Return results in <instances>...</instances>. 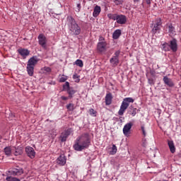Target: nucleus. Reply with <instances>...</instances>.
Returning <instances> with one entry per match:
<instances>
[{
	"label": "nucleus",
	"mask_w": 181,
	"mask_h": 181,
	"mask_svg": "<svg viewBox=\"0 0 181 181\" xmlns=\"http://www.w3.org/2000/svg\"><path fill=\"white\" fill-rule=\"evenodd\" d=\"M129 107V103H126L124 101H122V105L120 106V109L118 112L119 115H124V112H125V110Z\"/></svg>",
	"instance_id": "ddd939ff"
},
{
	"label": "nucleus",
	"mask_w": 181,
	"mask_h": 181,
	"mask_svg": "<svg viewBox=\"0 0 181 181\" xmlns=\"http://www.w3.org/2000/svg\"><path fill=\"white\" fill-rule=\"evenodd\" d=\"M66 80H67V76H64L63 75V76L59 78V82L64 83Z\"/></svg>",
	"instance_id": "e433bc0d"
},
{
	"label": "nucleus",
	"mask_w": 181,
	"mask_h": 181,
	"mask_svg": "<svg viewBox=\"0 0 181 181\" xmlns=\"http://www.w3.org/2000/svg\"><path fill=\"white\" fill-rule=\"evenodd\" d=\"M123 101L126 103V104H129V103H134V98H125Z\"/></svg>",
	"instance_id": "c85d7f7f"
},
{
	"label": "nucleus",
	"mask_w": 181,
	"mask_h": 181,
	"mask_svg": "<svg viewBox=\"0 0 181 181\" xmlns=\"http://www.w3.org/2000/svg\"><path fill=\"white\" fill-rule=\"evenodd\" d=\"M75 64H76V66H78L79 67H83L84 66V64L83 63V61L81 59H77L75 62Z\"/></svg>",
	"instance_id": "2f4dec72"
},
{
	"label": "nucleus",
	"mask_w": 181,
	"mask_h": 181,
	"mask_svg": "<svg viewBox=\"0 0 181 181\" xmlns=\"http://www.w3.org/2000/svg\"><path fill=\"white\" fill-rule=\"evenodd\" d=\"M97 49L100 53L107 51V42L101 41L98 43Z\"/></svg>",
	"instance_id": "1a4fd4ad"
},
{
	"label": "nucleus",
	"mask_w": 181,
	"mask_h": 181,
	"mask_svg": "<svg viewBox=\"0 0 181 181\" xmlns=\"http://www.w3.org/2000/svg\"><path fill=\"white\" fill-rule=\"evenodd\" d=\"M15 149H16V151L14 152L15 156H19V155H22V153H23L22 147H15Z\"/></svg>",
	"instance_id": "a878e982"
},
{
	"label": "nucleus",
	"mask_w": 181,
	"mask_h": 181,
	"mask_svg": "<svg viewBox=\"0 0 181 181\" xmlns=\"http://www.w3.org/2000/svg\"><path fill=\"white\" fill-rule=\"evenodd\" d=\"M6 180L7 181H21V180H19L18 178H16V177H13V176H8L6 178Z\"/></svg>",
	"instance_id": "c756f323"
},
{
	"label": "nucleus",
	"mask_w": 181,
	"mask_h": 181,
	"mask_svg": "<svg viewBox=\"0 0 181 181\" xmlns=\"http://www.w3.org/2000/svg\"><path fill=\"white\" fill-rule=\"evenodd\" d=\"M112 103V94L111 93H107L105 96L106 105H111Z\"/></svg>",
	"instance_id": "a211bd4d"
},
{
	"label": "nucleus",
	"mask_w": 181,
	"mask_h": 181,
	"mask_svg": "<svg viewBox=\"0 0 181 181\" xmlns=\"http://www.w3.org/2000/svg\"><path fill=\"white\" fill-rule=\"evenodd\" d=\"M113 2L117 6L122 5V4H124V0H113Z\"/></svg>",
	"instance_id": "f704fd0d"
},
{
	"label": "nucleus",
	"mask_w": 181,
	"mask_h": 181,
	"mask_svg": "<svg viewBox=\"0 0 181 181\" xmlns=\"http://www.w3.org/2000/svg\"><path fill=\"white\" fill-rule=\"evenodd\" d=\"M18 52L21 56H22L23 59H26V57H28V56L30 54V51L25 48L18 49Z\"/></svg>",
	"instance_id": "f8f14e48"
},
{
	"label": "nucleus",
	"mask_w": 181,
	"mask_h": 181,
	"mask_svg": "<svg viewBox=\"0 0 181 181\" xmlns=\"http://www.w3.org/2000/svg\"><path fill=\"white\" fill-rule=\"evenodd\" d=\"M38 43L42 49H47V38L44 34H40L37 37Z\"/></svg>",
	"instance_id": "423d86ee"
},
{
	"label": "nucleus",
	"mask_w": 181,
	"mask_h": 181,
	"mask_svg": "<svg viewBox=\"0 0 181 181\" xmlns=\"http://www.w3.org/2000/svg\"><path fill=\"white\" fill-rule=\"evenodd\" d=\"M91 144V138L88 133H83L78 136L74 144V149L78 152H81L84 149H88Z\"/></svg>",
	"instance_id": "f257e3e1"
},
{
	"label": "nucleus",
	"mask_w": 181,
	"mask_h": 181,
	"mask_svg": "<svg viewBox=\"0 0 181 181\" xmlns=\"http://www.w3.org/2000/svg\"><path fill=\"white\" fill-rule=\"evenodd\" d=\"M132 122H129L126 124L123 127V134L125 136H129L131 134V129L132 128Z\"/></svg>",
	"instance_id": "9d476101"
},
{
	"label": "nucleus",
	"mask_w": 181,
	"mask_h": 181,
	"mask_svg": "<svg viewBox=\"0 0 181 181\" xmlns=\"http://www.w3.org/2000/svg\"><path fill=\"white\" fill-rule=\"evenodd\" d=\"M117 146H115V144H113L112 150L110 151V155H115V153H117Z\"/></svg>",
	"instance_id": "cd10ccee"
},
{
	"label": "nucleus",
	"mask_w": 181,
	"mask_h": 181,
	"mask_svg": "<svg viewBox=\"0 0 181 181\" xmlns=\"http://www.w3.org/2000/svg\"><path fill=\"white\" fill-rule=\"evenodd\" d=\"M141 131L144 136H146V130L145 129V127L141 126Z\"/></svg>",
	"instance_id": "4c0bfd02"
},
{
	"label": "nucleus",
	"mask_w": 181,
	"mask_h": 181,
	"mask_svg": "<svg viewBox=\"0 0 181 181\" xmlns=\"http://www.w3.org/2000/svg\"><path fill=\"white\" fill-rule=\"evenodd\" d=\"M120 36H121V30L119 29L116 30L112 34V37L115 40L119 39Z\"/></svg>",
	"instance_id": "393cba45"
},
{
	"label": "nucleus",
	"mask_w": 181,
	"mask_h": 181,
	"mask_svg": "<svg viewBox=\"0 0 181 181\" xmlns=\"http://www.w3.org/2000/svg\"><path fill=\"white\" fill-rule=\"evenodd\" d=\"M66 23L69 30V33L71 36H78L81 33V28L76 22L73 16H69L66 18Z\"/></svg>",
	"instance_id": "f03ea898"
},
{
	"label": "nucleus",
	"mask_w": 181,
	"mask_h": 181,
	"mask_svg": "<svg viewBox=\"0 0 181 181\" xmlns=\"http://www.w3.org/2000/svg\"><path fill=\"white\" fill-rule=\"evenodd\" d=\"M35 71V66H30L29 65H27V72L30 77L33 76V73Z\"/></svg>",
	"instance_id": "4be33fe9"
},
{
	"label": "nucleus",
	"mask_w": 181,
	"mask_h": 181,
	"mask_svg": "<svg viewBox=\"0 0 181 181\" xmlns=\"http://www.w3.org/2000/svg\"><path fill=\"white\" fill-rule=\"evenodd\" d=\"M80 9H81V4H77V8H76V12H79V11H80Z\"/></svg>",
	"instance_id": "58836bf2"
},
{
	"label": "nucleus",
	"mask_w": 181,
	"mask_h": 181,
	"mask_svg": "<svg viewBox=\"0 0 181 181\" xmlns=\"http://www.w3.org/2000/svg\"><path fill=\"white\" fill-rule=\"evenodd\" d=\"M99 40H100V42H104V40H105V39L104 38V37H100Z\"/></svg>",
	"instance_id": "37998d69"
},
{
	"label": "nucleus",
	"mask_w": 181,
	"mask_h": 181,
	"mask_svg": "<svg viewBox=\"0 0 181 181\" xmlns=\"http://www.w3.org/2000/svg\"><path fill=\"white\" fill-rule=\"evenodd\" d=\"M167 29H168V33L170 35H173L175 33V28L172 23L167 24Z\"/></svg>",
	"instance_id": "412c9836"
},
{
	"label": "nucleus",
	"mask_w": 181,
	"mask_h": 181,
	"mask_svg": "<svg viewBox=\"0 0 181 181\" xmlns=\"http://www.w3.org/2000/svg\"><path fill=\"white\" fill-rule=\"evenodd\" d=\"M107 17L109 18V19L116 21L117 23H119V25H125V23H127V16L125 15L109 13L107 14Z\"/></svg>",
	"instance_id": "20e7f679"
},
{
	"label": "nucleus",
	"mask_w": 181,
	"mask_h": 181,
	"mask_svg": "<svg viewBox=\"0 0 181 181\" xmlns=\"http://www.w3.org/2000/svg\"><path fill=\"white\" fill-rule=\"evenodd\" d=\"M110 63L113 66V67H117V64H119V59L115 57H112L110 59Z\"/></svg>",
	"instance_id": "aec40b11"
},
{
	"label": "nucleus",
	"mask_w": 181,
	"mask_h": 181,
	"mask_svg": "<svg viewBox=\"0 0 181 181\" xmlns=\"http://www.w3.org/2000/svg\"><path fill=\"white\" fill-rule=\"evenodd\" d=\"M67 158L65 157L64 155H61L57 159V163L59 165V166H64L66 165V162Z\"/></svg>",
	"instance_id": "2eb2a0df"
},
{
	"label": "nucleus",
	"mask_w": 181,
	"mask_h": 181,
	"mask_svg": "<svg viewBox=\"0 0 181 181\" xmlns=\"http://www.w3.org/2000/svg\"><path fill=\"white\" fill-rule=\"evenodd\" d=\"M69 96L68 97H66V96H62L61 97V100H62L63 101H67V100H69Z\"/></svg>",
	"instance_id": "a19ab883"
},
{
	"label": "nucleus",
	"mask_w": 181,
	"mask_h": 181,
	"mask_svg": "<svg viewBox=\"0 0 181 181\" xmlns=\"http://www.w3.org/2000/svg\"><path fill=\"white\" fill-rule=\"evenodd\" d=\"M73 130L71 129H68L64 132H63L60 136L61 141L66 142L69 136H70V134H71Z\"/></svg>",
	"instance_id": "6e6552de"
},
{
	"label": "nucleus",
	"mask_w": 181,
	"mask_h": 181,
	"mask_svg": "<svg viewBox=\"0 0 181 181\" xmlns=\"http://www.w3.org/2000/svg\"><path fill=\"white\" fill-rule=\"evenodd\" d=\"M148 81L151 82V81H152V80H151V79H148Z\"/></svg>",
	"instance_id": "a18cd8bd"
},
{
	"label": "nucleus",
	"mask_w": 181,
	"mask_h": 181,
	"mask_svg": "<svg viewBox=\"0 0 181 181\" xmlns=\"http://www.w3.org/2000/svg\"><path fill=\"white\" fill-rule=\"evenodd\" d=\"M163 81L165 86H168V87H175V83H173V81L168 76H163Z\"/></svg>",
	"instance_id": "4468645a"
},
{
	"label": "nucleus",
	"mask_w": 181,
	"mask_h": 181,
	"mask_svg": "<svg viewBox=\"0 0 181 181\" xmlns=\"http://www.w3.org/2000/svg\"><path fill=\"white\" fill-rule=\"evenodd\" d=\"M44 70L47 71V73H50L52 71V69H50V67H45Z\"/></svg>",
	"instance_id": "ea45409f"
},
{
	"label": "nucleus",
	"mask_w": 181,
	"mask_h": 181,
	"mask_svg": "<svg viewBox=\"0 0 181 181\" xmlns=\"http://www.w3.org/2000/svg\"><path fill=\"white\" fill-rule=\"evenodd\" d=\"M69 88H70V83L69 82H66L65 84L63 85V90L64 91H67V90H69Z\"/></svg>",
	"instance_id": "7c9ffc66"
},
{
	"label": "nucleus",
	"mask_w": 181,
	"mask_h": 181,
	"mask_svg": "<svg viewBox=\"0 0 181 181\" xmlns=\"http://www.w3.org/2000/svg\"><path fill=\"white\" fill-rule=\"evenodd\" d=\"M25 152H26L29 158H30V159L35 158V156L36 155V152L35 151V149H33V148H32L30 146H27L25 148Z\"/></svg>",
	"instance_id": "9b49d317"
},
{
	"label": "nucleus",
	"mask_w": 181,
	"mask_h": 181,
	"mask_svg": "<svg viewBox=\"0 0 181 181\" xmlns=\"http://www.w3.org/2000/svg\"><path fill=\"white\" fill-rule=\"evenodd\" d=\"M73 78H74V80H76L75 81L76 83H79L80 82V78H78V76H77V74H74L73 76Z\"/></svg>",
	"instance_id": "c9c22d12"
},
{
	"label": "nucleus",
	"mask_w": 181,
	"mask_h": 181,
	"mask_svg": "<svg viewBox=\"0 0 181 181\" xmlns=\"http://www.w3.org/2000/svg\"><path fill=\"white\" fill-rule=\"evenodd\" d=\"M39 60H37V58L36 57H33L28 60L27 66L35 67V66L37 64Z\"/></svg>",
	"instance_id": "dca6fc26"
},
{
	"label": "nucleus",
	"mask_w": 181,
	"mask_h": 181,
	"mask_svg": "<svg viewBox=\"0 0 181 181\" xmlns=\"http://www.w3.org/2000/svg\"><path fill=\"white\" fill-rule=\"evenodd\" d=\"M66 108L68 111H74V104L73 103H69L66 105Z\"/></svg>",
	"instance_id": "473e14b6"
},
{
	"label": "nucleus",
	"mask_w": 181,
	"mask_h": 181,
	"mask_svg": "<svg viewBox=\"0 0 181 181\" xmlns=\"http://www.w3.org/2000/svg\"><path fill=\"white\" fill-rule=\"evenodd\" d=\"M162 49L164 52H173V53H176L177 52V40L176 39H173L170 41V43L164 42L162 45Z\"/></svg>",
	"instance_id": "7ed1b4c3"
},
{
	"label": "nucleus",
	"mask_w": 181,
	"mask_h": 181,
	"mask_svg": "<svg viewBox=\"0 0 181 181\" xmlns=\"http://www.w3.org/2000/svg\"><path fill=\"white\" fill-rule=\"evenodd\" d=\"M113 57H116L118 59V57H119V51H117L115 53V56Z\"/></svg>",
	"instance_id": "79ce46f5"
},
{
	"label": "nucleus",
	"mask_w": 181,
	"mask_h": 181,
	"mask_svg": "<svg viewBox=\"0 0 181 181\" xmlns=\"http://www.w3.org/2000/svg\"><path fill=\"white\" fill-rule=\"evenodd\" d=\"M4 152L6 156H11L12 148H11V146H7V147L4 148Z\"/></svg>",
	"instance_id": "b1692460"
},
{
	"label": "nucleus",
	"mask_w": 181,
	"mask_h": 181,
	"mask_svg": "<svg viewBox=\"0 0 181 181\" xmlns=\"http://www.w3.org/2000/svg\"><path fill=\"white\" fill-rule=\"evenodd\" d=\"M153 84H154V82H153Z\"/></svg>",
	"instance_id": "49530a36"
},
{
	"label": "nucleus",
	"mask_w": 181,
	"mask_h": 181,
	"mask_svg": "<svg viewBox=\"0 0 181 181\" xmlns=\"http://www.w3.org/2000/svg\"><path fill=\"white\" fill-rule=\"evenodd\" d=\"M168 145L171 153H175L176 152V147H175V143H173V141L168 140Z\"/></svg>",
	"instance_id": "f3484780"
},
{
	"label": "nucleus",
	"mask_w": 181,
	"mask_h": 181,
	"mask_svg": "<svg viewBox=\"0 0 181 181\" xmlns=\"http://www.w3.org/2000/svg\"><path fill=\"white\" fill-rule=\"evenodd\" d=\"M67 94H69V98H73V95L76 94V90L73 88L66 89Z\"/></svg>",
	"instance_id": "5701e85b"
},
{
	"label": "nucleus",
	"mask_w": 181,
	"mask_h": 181,
	"mask_svg": "<svg viewBox=\"0 0 181 181\" xmlns=\"http://www.w3.org/2000/svg\"><path fill=\"white\" fill-rule=\"evenodd\" d=\"M145 2H146L147 5H150L151 4V0H144Z\"/></svg>",
	"instance_id": "c03bdc74"
},
{
	"label": "nucleus",
	"mask_w": 181,
	"mask_h": 181,
	"mask_svg": "<svg viewBox=\"0 0 181 181\" xmlns=\"http://www.w3.org/2000/svg\"><path fill=\"white\" fill-rule=\"evenodd\" d=\"M9 173L11 176H21V175H23V168L21 167L12 168L9 170Z\"/></svg>",
	"instance_id": "0eeeda50"
},
{
	"label": "nucleus",
	"mask_w": 181,
	"mask_h": 181,
	"mask_svg": "<svg viewBox=\"0 0 181 181\" xmlns=\"http://www.w3.org/2000/svg\"><path fill=\"white\" fill-rule=\"evenodd\" d=\"M138 109L133 108L132 110L129 111V114L132 115V117H135V115H136V114L138 113Z\"/></svg>",
	"instance_id": "bb28decb"
},
{
	"label": "nucleus",
	"mask_w": 181,
	"mask_h": 181,
	"mask_svg": "<svg viewBox=\"0 0 181 181\" xmlns=\"http://www.w3.org/2000/svg\"><path fill=\"white\" fill-rule=\"evenodd\" d=\"M89 113L92 117H97V112H95L93 108L89 110Z\"/></svg>",
	"instance_id": "72a5a7b5"
},
{
	"label": "nucleus",
	"mask_w": 181,
	"mask_h": 181,
	"mask_svg": "<svg viewBox=\"0 0 181 181\" xmlns=\"http://www.w3.org/2000/svg\"><path fill=\"white\" fill-rule=\"evenodd\" d=\"M100 13H101V7L99 6H95L93 13V18H97Z\"/></svg>",
	"instance_id": "6ab92c4d"
},
{
	"label": "nucleus",
	"mask_w": 181,
	"mask_h": 181,
	"mask_svg": "<svg viewBox=\"0 0 181 181\" xmlns=\"http://www.w3.org/2000/svg\"><path fill=\"white\" fill-rule=\"evenodd\" d=\"M151 28H152L151 32L153 35L160 33L162 29V19L157 18L155 22L151 24Z\"/></svg>",
	"instance_id": "39448f33"
}]
</instances>
